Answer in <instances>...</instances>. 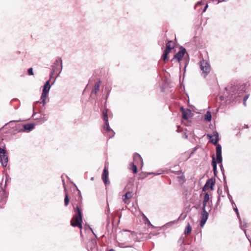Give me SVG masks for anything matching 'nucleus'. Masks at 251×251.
Returning <instances> with one entry per match:
<instances>
[{
    "label": "nucleus",
    "mask_w": 251,
    "mask_h": 251,
    "mask_svg": "<svg viewBox=\"0 0 251 251\" xmlns=\"http://www.w3.org/2000/svg\"><path fill=\"white\" fill-rule=\"evenodd\" d=\"M133 196L132 192L128 191L123 196V200L125 203H128V201Z\"/></svg>",
    "instance_id": "obj_12"
},
{
    "label": "nucleus",
    "mask_w": 251,
    "mask_h": 251,
    "mask_svg": "<svg viewBox=\"0 0 251 251\" xmlns=\"http://www.w3.org/2000/svg\"><path fill=\"white\" fill-rule=\"evenodd\" d=\"M200 205L199 204V205L196 206L195 207H196V208L198 209V208H199L200 207Z\"/></svg>",
    "instance_id": "obj_42"
},
{
    "label": "nucleus",
    "mask_w": 251,
    "mask_h": 251,
    "mask_svg": "<svg viewBox=\"0 0 251 251\" xmlns=\"http://www.w3.org/2000/svg\"><path fill=\"white\" fill-rule=\"evenodd\" d=\"M28 74L29 75H33V69L32 68H30L28 70Z\"/></svg>",
    "instance_id": "obj_32"
},
{
    "label": "nucleus",
    "mask_w": 251,
    "mask_h": 251,
    "mask_svg": "<svg viewBox=\"0 0 251 251\" xmlns=\"http://www.w3.org/2000/svg\"><path fill=\"white\" fill-rule=\"evenodd\" d=\"M185 52V49L181 47L180 48V50L174 55L172 60H176L178 62H179L183 57Z\"/></svg>",
    "instance_id": "obj_8"
},
{
    "label": "nucleus",
    "mask_w": 251,
    "mask_h": 251,
    "mask_svg": "<svg viewBox=\"0 0 251 251\" xmlns=\"http://www.w3.org/2000/svg\"><path fill=\"white\" fill-rule=\"evenodd\" d=\"M8 162V158H0V162L3 167H6Z\"/></svg>",
    "instance_id": "obj_20"
},
{
    "label": "nucleus",
    "mask_w": 251,
    "mask_h": 251,
    "mask_svg": "<svg viewBox=\"0 0 251 251\" xmlns=\"http://www.w3.org/2000/svg\"><path fill=\"white\" fill-rule=\"evenodd\" d=\"M200 68L201 71V75L205 77L211 70V67L209 63L204 60L200 62Z\"/></svg>",
    "instance_id": "obj_1"
},
{
    "label": "nucleus",
    "mask_w": 251,
    "mask_h": 251,
    "mask_svg": "<svg viewBox=\"0 0 251 251\" xmlns=\"http://www.w3.org/2000/svg\"><path fill=\"white\" fill-rule=\"evenodd\" d=\"M61 178H62L63 185V187L64 188V190L66 191V186L65 181V179L68 180V176L66 175H62L61 176Z\"/></svg>",
    "instance_id": "obj_22"
},
{
    "label": "nucleus",
    "mask_w": 251,
    "mask_h": 251,
    "mask_svg": "<svg viewBox=\"0 0 251 251\" xmlns=\"http://www.w3.org/2000/svg\"><path fill=\"white\" fill-rule=\"evenodd\" d=\"M216 157H222V147L218 144L216 148Z\"/></svg>",
    "instance_id": "obj_16"
},
{
    "label": "nucleus",
    "mask_w": 251,
    "mask_h": 251,
    "mask_svg": "<svg viewBox=\"0 0 251 251\" xmlns=\"http://www.w3.org/2000/svg\"><path fill=\"white\" fill-rule=\"evenodd\" d=\"M207 202H206L205 201H202V210H206V204H207Z\"/></svg>",
    "instance_id": "obj_31"
},
{
    "label": "nucleus",
    "mask_w": 251,
    "mask_h": 251,
    "mask_svg": "<svg viewBox=\"0 0 251 251\" xmlns=\"http://www.w3.org/2000/svg\"><path fill=\"white\" fill-rule=\"evenodd\" d=\"M86 229H87V228L90 229L92 231H93V230L90 227V226H86Z\"/></svg>",
    "instance_id": "obj_39"
},
{
    "label": "nucleus",
    "mask_w": 251,
    "mask_h": 251,
    "mask_svg": "<svg viewBox=\"0 0 251 251\" xmlns=\"http://www.w3.org/2000/svg\"><path fill=\"white\" fill-rule=\"evenodd\" d=\"M192 231V227L189 224H188L185 228L184 233L185 234H188L191 233Z\"/></svg>",
    "instance_id": "obj_21"
},
{
    "label": "nucleus",
    "mask_w": 251,
    "mask_h": 251,
    "mask_svg": "<svg viewBox=\"0 0 251 251\" xmlns=\"http://www.w3.org/2000/svg\"><path fill=\"white\" fill-rule=\"evenodd\" d=\"M226 187L227 188V183H226V184H225L224 183V188H225V189L226 188Z\"/></svg>",
    "instance_id": "obj_41"
},
{
    "label": "nucleus",
    "mask_w": 251,
    "mask_h": 251,
    "mask_svg": "<svg viewBox=\"0 0 251 251\" xmlns=\"http://www.w3.org/2000/svg\"><path fill=\"white\" fill-rule=\"evenodd\" d=\"M210 199V196L208 193H205L203 201L208 202Z\"/></svg>",
    "instance_id": "obj_25"
},
{
    "label": "nucleus",
    "mask_w": 251,
    "mask_h": 251,
    "mask_svg": "<svg viewBox=\"0 0 251 251\" xmlns=\"http://www.w3.org/2000/svg\"><path fill=\"white\" fill-rule=\"evenodd\" d=\"M137 155L138 156V157H141V156L139 154H137Z\"/></svg>",
    "instance_id": "obj_45"
},
{
    "label": "nucleus",
    "mask_w": 251,
    "mask_h": 251,
    "mask_svg": "<svg viewBox=\"0 0 251 251\" xmlns=\"http://www.w3.org/2000/svg\"><path fill=\"white\" fill-rule=\"evenodd\" d=\"M100 81L97 82L94 86V88L93 89L92 93L97 94L98 92L99 91L100 86Z\"/></svg>",
    "instance_id": "obj_15"
},
{
    "label": "nucleus",
    "mask_w": 251,
    "mask_h": 251,
    "mask_svg": "<svg viewBox=\"0 0 251 251\" xmlns=\"http://www.w3.org/2000/svg\"><path fill=\"white\" fill-rule=\"evenodd\" d=\"M211 141L215 145H217V142L219 140V134L217 131H214L212 135H208Z\"/></svg>",
    "instance_id": "obj_10"
},
{
    "label": "nucleus",
    "mask_w": 251,
    "mask_h": 251,
    "mask_svg": "<svg viewBox=\"0 0 251 251\" xmlns=\"http://www.w3.org/2000/svg\"><path fill=\"white\" fill-rule=\"evenodd\" d=\"M248 98H249V95H246V96H245V97L244 98V104L245 105H246V101L247 100V99H248Z\"/></svg>",
    "instance_id": "obj_33"
},
{
    "label": "nucleus",
    "mask_w": 251,
    "mask_h": 251,
    "mask_svg": "<svg viewBox=\"0 0 251 251\" xmlns=\"http://www.w3.org/2000/svg\"><path fill=\"white\" fill-rule=\"evenodd\" d=\"M129 169L132 170L134 174H136L137 173V167L133 162L130 163Z\"/></svg>",
    "instance_id": "obj_17"
},
{
    "label": "nucleus",
    "mask_w": 251,
    "mask_h": 251,
    "mask_svg": "<svg viewBox=\"0 0 251 251\" xmlns=\"http://www.w3.org/2000/svg\"><path fill=\"white\" fill-rule=\"evenodd\" d=\"M201 3V2H198L197 4H200Z\"/></svg>",
    "instance_id": "obj_46"
},
{
    "label": "nucleus",
    "mask_w": 251,
    "mask_h": 251,
    "mask_svg": "<svg viewBox=\"0 0 251 251\" xmlns=\"http://www.w3.org/2000/svg\"><path fill=\"white\" fill-rule=\"evenodd\" d=\"M161 173H153V172H151V173H149L148 174L149 175H151V174H154L155 175H160Z\"/></svg>",
    "instance_id": "obj_37"
},
{
    "label": "nucleus",
    "mask_w": 251,
    "mask_h": 251,
    "mask_svg": "<svg viewBox=\"0 0 251 251\" xmlns=\"http://www.w3.org/2000/svg\"><path fill=\"white\" fill-rule=\"evenodd\" d=\"M215 184V178L212 177L210 179H208L205 184V185L208 188H210L211 190L214 189L213 187Z\"/></svg>",
    "instance_id": "obj_11"
},
{
    "label": "nucleus",
    "mask_w": 251,
    "mask_h": 251,
    "mask_svg": "<svg viewBox=\"0 0 251 251\" xmlns=\"http://www.w3.org/2000/svg\"><path fill=\"white\" fill-rule=\"evenodd\" d=\"M198 150H200V151H202V149H201V148H195L193 150V151L191 152V154H190V156H192V155H194V153L195 151H197Z\"/></svg>",
    "instance_id": "obj_29"
},
{
    "label": "nucleus",
    "mask_w": 251,
    "mask_h": 251,
    "mask_svg": "<svg viewBox=\"0 0 251 251\" xmlns=\"http://www.w3.org/2000/svg\"><path fill=\"white\" fill-rule=\"evenodd\" d=\"M223 158H212V166L214 175H217V163L220 165L222 164Z\"/></svg>",
    "instance_id": "obj_7"
},
{
    "label": "nucleus",
    "mask_w": 251,
    "mask_h": 251,
    "mask_svg": "<svg viewBox=\"0 0 251 251\" xmlns=\"http://www.w3.org/2000/svg\"><path fill=\"white\" fill-rule=\"evenodd\" d=\"M139 158L140 159L141 161H142V157H140V158Z\"/></svg>",
    "instance_id": "obj_44"
},
{
    "label": "nucleus",
    "mask_w": 251,
    "mask_h": 251,
    "mask_svg": "<svg viewBox=\"0 0 251 251\" xmlns=\"http://www.w3.org/2000/svg\"><path fill=\"white\" fill-rule=\"evenodd\" d=\"M110 211L109 207V204L108 202H107V209L105 210V214L108 216V214H109Z\"/></svg>",
    "instance_id": "obj_30"
},
{
    "label": "nucleus",
    "mask_w": 251,
    "mask_h": 251,
    "mask_svg": "<svg viewBox=\"0 0 251 251\" xmlns=\"http://www.w3.org/2000/svg\"><path fill=\"white\" fill-rule=\"evenodd\" d=\"M185 137L187 138V135L185 136Z\"/></svg>",
    "instance_id": "obj_47"
},
{
    "label": "nucleus",
    "mask_w": 251,
    "mask_h": 251,
    "mask_svg": "<svg viewBox=\"0 0 251 251\" xmlns=\"http://www.w3.org/2000/svg\"><path fill=\"white\" fill-rule=\"evenodd\" d=\"M174 48V44L171 41H169L166 44V49L163 53V60L167 62L168 60V54L171 51V50Z\"/></svg>",
    "instance_id": "obj_4"
},
{
    "label": "nucleus",
    "mask_w": 251,
    "mask_h": 251,
    "mask_svg": "<svg viewBox=\"0 0 251 251\" xmlns=\"http://www.w3.org/2000/svg\"><path fill=\"white\" fill-rule=\"evenodd\" d=\"M232 206L233 207L234 210L236 212V215L237 216L238 218L239 219V220L240 221H241V218H240V215H239V213L238 212V208H237V206H236V204H235V205H233V206Z\"/></svg>",
    "instance_id": "obj_23"
},
{
    "label": "nucleus",
    "mask_w": 251,
    "mask_h": 251,
    "mask_svg": "<svg viewBox=\"0 0 251 251\" xmlns=\"http://www.w3.org/2000/svg\"><path fill=\"white\" fill-rule=\"evenodd\" d=\"M175 221H172V222H169L168 223H167L165 226H170V225H172L173 224H174L175 223Z\"/></svg>",
    "instance_id": "obj_34"
},
{
    "label": "nucleus",
    "mask_w": 251,
    "mask_h": 251,
    "mask_svg": "<svg viewBox=\"0 0 251 251\" xmlns=\"http://www.w3.org/2000/svg\"><path fill=\"white\" fill-rule=\"evenodd\" d=\"M204 119L206 121L210 122L211 120V114L210 112L207 111L204 115Z\"/></svg>",
    "instance_id": "obj_19"
},
{
    "label": "nucleus",
    "mask_w": 251,
    "mask_h": 251,
    "mask_svg": "<svg viewBox=\"0 0 251 251\" xmlns=\"http://www.w3.org/2000/svg\"><path fill=\"white\" fill-rule=\"evenodd\" d=\"M24 129L25 131H29L33 129L34 125L33 124H26L24 125Z\"/></svg>",
    "instance_id": "obj_18"
},
{
    "label": "nucleus",
    "mask_w": 251,
    "mask_h": 251,
    "mask_svg": "<svg viewBox=\"0 0 251 251\" xmlns=\"http://www.w3.org/2000/svg\"><path fill=\"white\" fill-rule=\"evenodd\" d=\"M208 213L206 210H202L201 212V217L200 221L201 226L202 227L206 222L208 218Z\"/></svg>",
    "instance_id": "obj_9"
},
{
    "label": "nucleus",
    "mask_w": 251,
    "mask_h": 251,
    "mask_svg": "<svg viewBox=\"0 0 251 251\" xmlns=\"http://www.w3.org/2000/svg\"><path fill=\"white\" fill-rule=\"evenodd\" d=\"M108 251H115V250L113 249H111L109 250H108Z\"/></svg>",
    "instance_id": "obj_43"
},
{
    "label": "nucleus",
    "mask_w": 251,
    "mask_h": 251,
    "mask_svg": "<svg viewBox=\"0 0 251 251\" xmlns=\"http://www.w3.org/2000/svg\"><path fill=\"white\" fill-rule=\"evenodd\" d=\"M239 222H240V226L241 228L244 230V233H245L246 236L247 237V235L246 234V229H245V228H246L247 227V223L244 221H243L242 222L241 220V221L239 220Z\"/></svg>",
    "instance_id": "obj_14"
},
{
    "label": "nucleus",
    "mask_w": 251,
    "mask_h": 251,
    "mask_svg": "<svg viewBox=\"0 0 251 251\" xmlns=\"http://www.w3.org/2000/svg\"><path fill=\"white\" fill-rule=\"evenodd\" d=\"M220 169H221V171L222 172V174L224 175V169L223 166L222 164L220 165Z\"/></svg>",
    "instance_id": "obj_35"
},
{
    "label": "nucleus",
    "mask_w": 251,
    "mask_h": 251,
    "mask_svg": "<svg viewBox=\"0 0 251 251\" xmlns=\"http://www.w3.org/2000/svg\"><path fill=\"white\" fill-rule=\"evenodd\" d=\"M5 153L6 151L0 148V157H4Z\"/></svg>",
    "instance_id": "obj_27"
},
{
    "label": "nucleus",
    "mask_w": 251,
    "mask_h": 251,
    "mask_svg": "<svg viewBox=\"0 0 251 251\" xmlns=\"http://www.w3.org/2000/svg\"><path fill=\"white\" fill-rule=\"evenodd\" d=\"M75 214L71 221V225L73 226H78V206L74 208Z\"/></svg>",
    "instance_id": "obj_6"
},
{
    "label": "nucleus",
    "mask_w": 251,
    "mask_h": 251,
    "mask_svg": "<svg viewBox=\"0 0 251 251\" xmlns=\"http://www.w3.org/2000/svg\"><path fill=\"white\" fill-rule=\"evenodd\" d=\"M109 173L108 170V168L105 165L103 170V172L101 175L102 180L105 185H107L110 183L109 181Z\"/></svg>",
    "instance_id": "obj_5"
},
{
    "label": "nucleus",
    "mask_w": 251,
    "mask_h": 251,
    "mask_svg": "<svg viewBox=\"0 0 251 251\" xmlns=\"http://www.w3.org/2000/svg\"><path fill=\"white\" fill-rule=\"evenodd\" d=\"M50 87V80H48L46 82L44 86V89L43 90V92L41 97V99L42 100V102L44 104H45L46 103L45 100L47 97H48Z\"/></svg>",
    "instance_id": "obj_3"
},
{
    "label": "nucleus",
    "mask_w": 251,
    "mask_h": 251,
    "mask_svg": "<svg viewBox=\"0 0 251 251\" xmlns=\"http://www.w3.org/2000/svg\"><path fill=\"white\" fill-rule=\"evenodd\" d=\"M69 202V199L68 197V195L66 194L65 199H64V204L65 206H67Z\"/></svg>",
    "instance_id": "obj_26"
},
{
    "label": "nucleus",
    "mask_w": 251,
    "mask_h": 251,
    "mask_svg": "<svg viewBox=\"0 0 251 251\" xmlns=\"http://www.w3.org/2000/svg\"><path fill=\"white\" fill-rule=\"evenodd\" d=\"M209 188L206 187L205 185H204V186L202 188V191H204L205 192L206 191H207Z\"/></svg>",
    "instance_id": "obj_36"
},
{
    "label": "nucleus",
    "mask_w": 251,
    "mask_h": 251,
    "mask_svg": "<svg viewBox=\"0 0 251 251\" xmlns=\"http://www.w3.org/2000/svg\"><path fill=\"white\" fill-rule=\"evenodd\" d=\"M82 215L81 212L80 211V210L79 209V229H81L82 227Z\"/></svg>",
    "instance_id": "obj_24"
},
{
    "label": "nucleus",
    "mask_w": 251,
    "mask_h": 251,
    "mask_svg": "<svg viewBox=\"0 0 251 251\" xmlns=\"http://www.w3.org/2000/svg\"><path fill=\"white\" fill-rule=\"evenodd\" d=\"M228 198L230 201L231 202L232 206H233V205H235V202H234V201H233V199H232V196L229 194V193H228Z\"/></svg>",
    "instance_id": "obj_28"
},
{
    "label": "nucleus",
    "mask_w": 251,
    "mask_h": 251,
    "mask_svg": "<svg viewBox=\"0 0 251 251\" xmlns=\"http://www.w3.org/2000/svg\"><path fill=\"white\" fill-rule=\"evenodd\" d=\"M208 4H206V5L205 6V7H204V9H203V12H205V11H206V10L207 8L208 7Z\"/></svg>",
    "instance_id": "obj_38"
},
{
    "label": "nucleus",
    "mask_w": 251,
    "mask_h": 251,
    "mask_svg": "<svg viewBox=\"0 0 251 251\" xmlns=\"http://www.w3.org/2000/svg\"><path fill=\"white\" fill-rule=\"evenodd\" d=\"M223 175H224V174ZM224 183L225 184H226V177L225 176H224Z\"/></svg>",
    "instance_id": "obj_40"
},
{
    "label": "nucleus",
    "mask_w": 251,
    "mask_h": 251,
    "mask_svg": "<svg viewBox=\"0 0 251 251\" xmlns=\"http://www.w3.org/2000/svg\"><path fill=\"white\" fill-rule=\"evenodd\" d=\"M103 120L105 122V126L103 127V129L106 130L108 132H109V138H112L114 136L115 134V132L113 131V130L110 127L109 123L108 121V115L107 114L106 110L103 111Z\"/></svg>",
    "instance_id": "obj_2"
},
{
    "label": "nucleus",
    "mask_w": 251,
    "mask_h": 251,
    "mask_svg": "<svg viewBox=\"0 0 251 251\" xmlns=\"http://www.w3.org/2000/svg\"><path fill=\"white\" fill-rule=\"evenodd\" d=\"M181 111L182 112V117L184 119H188L191 114V111L189 109H186V110L183 108L181 107Z\"/></svg>",
    "instance_id": "obj_13"
}]
</instances>
